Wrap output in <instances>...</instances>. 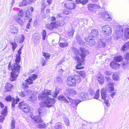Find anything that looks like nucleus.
Wrapping results in <instances>:
<instances>
[{
  "label": "nucleus",
  "instance_id": "nucleus-1",
  "mask_svg": "<svg viewBox=\"0 0 129 129\" xmlns=\"http://www.w3.org/2000/svg\"><path fill=\"white\" fill-rule=\"evenodd\" d=\"M65 95L67 97L69 101L67 99L64 97L62 95H60L58 98V100L63 101L65 103L69 104V102L71 104V108L72 112L75 114L77 113V107L78 104L81 102L78 99L73 100L68 96L69 95L71 96H73L77 94V92L75 90L70 88H67L65 92Z\"/></svg>",
  "mask_w": 129,
  "mask_h": 129
},
{
  "label": "nucleus",
  "instance_id": "nucleus-2",
  "mask_svg": "<svg viewBox=\"0 0 129 129\" xmlns=\"http://www.w3.org/2000/svg\"><path fill=\"white\" fill-rule=\"evenodd\" d=\"M52 94L51 90L48 89H45L42 93L39 94L38 98L40 100L44 101L46 107H50L53 106L55 102L54 98H50L48 95Z\"/></svg>",
  "mask_w": 129,
  "mask_h": 129
},
{
  "label": "nucleus",
  "instance_id": "nucleus-3",
  "mask_svg": "<svg viewBox=\"0 0 129 129\" xmlns=\"http://www.w3.org/2000/svg\"><path fill=\"white\" fill-rule=\"evenodd\" d=\"M114 90H111L108 88H103L101 90V99L104 101L105 104L107 106H109L110 104L109 103V101L110 99V95L112 99L113 98V96H115L116 92H115L111 93L110 94L108 93H110L111 91Z\"/></svg>",
  "mask_w": 129,
  "mask_h": 129
},
{
  "label": "nucleus",
  "instance_id": "nucleus-4",
  "mask_svg": "<svg viewBox=\"0 0 129 129\" xmlns=\"http://www.w3.org/2000/svg\"><path fill=\"white\" fill-rule=\"evenodd\" d=\"M11 62L9 63L8 67L9 70H12L10 80V81H13L15 80L17 78L20 70V66L16 63H13L12 65H11Z\"/></svg>",
  "mask_w": 129,
  "mask_h": 129
},
{
  "label": "nucleus",
  "instance_id": "nucleus-5",
  "mask_svg": "<svg viewBox=\"0 0 129 129\" xmlns=\"http://www.w3.org/2000/svg\"><path fill=\"white\" fill-rule=\"evenodd\" d=\"M102 30L103 33L106 36H108V37L105 38L106 40L108 42L111 41V39L109 37V35L111 34L112 30L111 28L108 25H106L102 27Z\"/></svg>",
  "mask_w": 129,
  "mask_h": 129
},
{
  "label": "nucleus",
  "instance_id": "nucleus-6",
  "mask_svg": "<svg viewBox=\"0 0 129 129\" xmlns=\"http://www.w3.org/2000/svg\"><path fill=\"white\" fill-rule=\"evenodd\" d=\"M16 9H17L18 11L17 13V14L14 16L13 18L20 25L22 26L23 23L22 20L20 18L19 16L21 17H22L23 16V11L22 10L17 8H14L13 9L15 10Z\"/></svg>",
  "mask_w": 129,
  "mask_h": 129
},
{
  "label": "nucleus",
  "instance_id": "nucleus-7",
  "mask_svg": "<svg viewBox=\"0 0 129 129\" xmlns=\"http://www.w3.org/2000/svg\"><path fill=\"white\" fill-rule=\"evenodd\" d=\"M18 108L21 109L24 112H29L30 110V108L29 106L26 103L22 101L19 104Z\"/></svg>",
  "mask_w": 129,
  "mask_h": 129
},
{
  "label": "nucleus",
  "instance_id": "nucleus-8",
  "mask_svg": "<svg viewBox=\"0 0 129 129\" xmlns=\"http://www.w3.org/2000/svg\"><path fill=\"white\" fill-rule=\"evenodd\" d=\"M123 30V29L122 26H116L115 34L114 35L115 39L117 40L122 36Z\"/></svg>",
  "mask_w": 129,
  "mask_h": 129
},
{
  "label": "nucleus",
  "instance_id": "nucleus-9",
  "mask_svg": "<svg viewBox=\"0 0 129 129\" xmlns=\"http://www.w3.org/2000/svg\"><path fill=\"white\" fill-rule=\"evenodd\" d=\"M74 57L75 60L77 61V64L76 66V69H83V67H81V66L84 62L85 61L84 59H80L78 56L76 55H74Z\"/></svg>",
  "mask_w": 129,
  "mask_h": 129
},
{
  "label": "nucleus",
  "instance_id": "nucleus-10",
  "mask_svg": "<svg viewBox=\"0 0 129 129\" xmlns=\"http://www.w3.org/2000/svg\"><path fill=\"white\" fill-rule=\"evenodd\" d=\"M78 54L80 55L82 58H84L86 56V54L88 51L86 49L84 48H80L77 51Z\"/></svg>",
  "mask_w": 129,
  "mask_h": 129
},
{
  "label": "nucleus",
  "instance_id": "nucleus-11",
  "mask_svg": "<svg viewBox=\"0 0 129 129\" xmlns=\"http://www.w3.org/2000/svg\"><path fill=\"white\" fill-rule=\"evenodd\" d=\"M107 81V85L106 87V88H109L111 90H114V83L112 82V80L109 77H106Z\"/></svg>",
  "mask_w": 129,
  "mask_h": 129
},
{
  "label": "nucleus",
  "instance_id": "nucleus-12",
  "mask_svg": "<svg viewBox=\"0 0 129 129\" xmlns=\"http://www.w3.org/2000/svg\"><path fill=\"white\" fill-rule=\"evenodd\" d=\"M86 44L90 46H93L95 45V41L93 39H92L90 37L85 38Z\"/></svg>",
  "mask_w": 129,
  "mask_h": 129
},
{
  "label": "nucleus",
  "instance_id": "nucleus-13",
  "mask_svg": "<svg viewBox=\"0 0 129 129\" xmlns=\"http://www.w3.org/2000/svg\"><path fill=\"white\" fill-rule=\"evenodd\" d=\"M67 82L69 86H73L76 85L75 80L74 78H73L72 76L68 78Z\"/></svg>",
  "mask_w": 129,
  "mask_h": 129
},
{
  "label": "nucleus",
  "instance_id": "nucleus-14",
  "mask_svg": "<svg viewBox=\"0 0 129 129\" xmlns=\"http://www.w3.org/2000/svg\"><path fill=\"white\" fill-rule=\"evenodd\" d=\"M100 7V6L96 5L91 4H88V9L90 12H94L96 9L99 8Z\"/></svg>",
  "mask_w": 129,
  "mask_h": 129
},
{
  "label": "nucleus",
  "instance_id": "nucleus-15",
  "mask_svg": "<svg viewBox=\"0 0 129 129\" xmlns=\"http://www.w3.org/2000/svg\"><path fill=\"white\" fill-rule=\"evenodd\" d=\"M79 98L80 99L85 100H88V94L84 92H80L79 94Z\"/></svg>",
  "mask_w": 129,
  "mask_h": 129
},
{
  "label": "nucleus",
  "instance_id": "nucleus-16",
  "mask_svg": "<svg viewBox=\"0 0 129 129\" xmlns=\"http://www.w3.org/2000/svg\"><path fill=\"white\" fill-rule=\"evenodd\" d=\"M101 15L102 18L105 21H109L111 19L110 16L107 12L105 11L102 12Z\"/></svg>",
  "mask_w": 129,
  "mask_h": 129
},
{
  "label": "nucleus",
  "instance_id": "nucleus-17",
  "mask_svg": "<svg viewBox=\"0 0 129 129\" xmlns=\"http://www.w3.org/2000/svg\"><path fill=\"white\" fill-rule=\"evenodd\" d=\"M7 111L6 107H5V108L3 110H2V111L1 113L2 115H3L4 116L2 115L0 116V122H2L4 120L5 118V116L7 114Z\"/></svg>",
  "mask_w": 129,
  "mask_h": 129
},
{
  "label": "nucleus",
  "instance_id": "nucleus-18",
  "mask_svg": "<svg viewBox=\"0 0 129 129\" xmlns=\"http://www.w3.org/2000/svg\"><path fill=\"white\" fill-rule=\"evenodd\" d=\"M33 83V82L29 81L27 79L24 81L22 83V87L24 89H26L28 87V85H31Z\"/></svg>",
  "mask_w": 129,
  "mask_h": 129
},
{
  "label": "nucleus",
  "instance_id": "nucleus-19",
  "mask_svg": "<svg viewBox=\"0 0 129 129\" xmlns=\"http://www.w3.org/2000/svg\"><path fill=\"white\" fill-rule=\"evenodd\" d=\"M110 66L112 69H117L120 66L119 63L114 61L110 63Z\"/></svg>",
  "mask_w": 129,
  "mask_h": 129
},
{
  "label": "nucleus",
  "instance_id": "nucleus-20",
  "mask_svg": "<svg viewBox=\"0 0 129 129\" xmlns=\"http://www.w3.org/2000/svg\"><path fill=\"white\" fill-rule=\"evenodd\" d=\"M66 7L70 9H75L76 6L75 3H69L65 5Z\"/></svg>",
  "mask_w": 129,
  "mask_h": 129
},
{
  "label": "nucleus",
  "instance_id": "nucleus-21",
  "mask_svg": "<svg viewBox=\"0 0 129 129\" xmlns=\"http://www.w3.org/2000/svg\"><path fill=\"white\" fill-rule=\"evenodd\" d=\"M33 120L36 123H38L42 122V120L40 116L37 115L35 116L33 118Z\"/></svg>",
  "mask_w": 129,
  "mask_h": 129
},
{
  "label": "nucleus",
  "instance_id": "nucleus-22",
  "mask_svg": "<svg viewBox=\"0 0 129 129\" xmlns=\"http://www.w3.org/2000/svg\"><path fill=\"white\" fill-rule=\"evenodd\" d=\"M10 29V31L12 33L14 34H16L18 31V29L14 25H11L9 27Z\"/></svg>",
  "mask_w": 129,
  "mask_h": 129
},
{
  "label": "nucleus",
  "instance_id": "nucleus-23",
  "mask_svg": "<svg viewBox=\"0 0 129 129\" xmlns=\"http://www.w3.org/2000/svg\"><path fill=\"white\" fill-rule=\"evenodd\" d=\"M37 78V76L35 74H31L29 76L28 78L27 79L29 81L33 82Z\"/></svg>",
  "mask_w": 129,
  "mask_h": 129
},
{
  "label": "nucleus",
  "instance_id": "nucleus-24",
  "mask_svg": "<svg viewBox=\"0 0 129 129\" xmlns=\"http://www.w3.org/2000/svg\"><path fill=\"white\" fill-rule=\"evenodd\" d=\"M55 22H51L50 24L48 23L46 24V27L50 30L52 29L55 26Z\"/></svg>",
  "mask_w": 129,
  "mask_h": 129
},
{
  "label": "nucleus",
  "instance_id": "nucleus-25",
  "mask_svg": "<svg viewBox=\"0 0 129 129\" xmlns=\"http://www.w3.org/2000/svg\"><path fill=\"white\" fill-rule=\"evenodd\" d=\"M99 32L97 29H92L91 31V35L93 37L97 38L99 35Z\"/></svg>",
  "mask_w": 129,
  "mask_h": 129
},
{
  "label": "nucleus",
  "instance_id": "nucleus-26",
  "mask_svg": "<svg viewBox=\"0 0 129 129\" xmlns=\"http://www.w3.org/2000/svg\"><path fill=\"white\" fill-rule=\"evenodd\" d=\"M13 85L10 83H7L5 86V88L7 91H11L13 87Z\"/></svg>",
  "mask_w": 129,
  "mask_h": 129
},
{
  "label": "nucleus",
  "instance_id": "nucleus-27",
  "mask_svg": "<svg viewBox=\"0 0 129 129\" xmlns=\"http://www.w3.org/2000/svg\"><path fill=\"white\" fill-rule=\"evenodd\" d=\"M73 78L75 79V82L76 83V82L79 83L81 81V79L80 76L79 75H74L72 76Z\"/></svg>",
  "mask_w": 129,
  "mask_h": 129
},
{
  "label": "nucleus",
  "instance_id": "nucleus-28",
  "mask_svg": "<svg viewBox=\"0 0 129 129\" xmlns=\"http://www.w3.org/2000/svg\"><path fill=\"white\" fill-rule=\"evenodd\" d=\"M37 96L34 94H32L28 98L29 101L34 102L37 100Z\"/></svg>",
  "mask_w": 129,
  "mask_h": 129
},
{
  "label": "nucleus",
  "instance_id": "nucleus-29",
  "mask_svg": "<svg viewBox=\"0 0 129 129\" xmlns=\"http://www.w3.org/2000/svg\"><path fill=\"white\" fill-rule=\"evenodd\" d=\"M19 101L20 100L19 98H18L16 100L13 99L11 105L13 109H14L15 108V105L17 104Z\"/></svg>",
  "mask_w": 129,
  "mask_h": 129
},
{
  "label": "nucleus",
  "instance_id": "nucleus-30",
  "mask_svg": "<svg viewBox=\"0 0 129 129\" xmlns=\"http://www.w3.org/2000/svg\"><path fill=\"white\" fill-rule=\"evenodd\" d=\"M129 48V42L125 43L121 48V49L123 51L126 50Z\"/></svg>",
  "mask_w": 129,
  "mask_h": 129
},
{
  "label": "nucleus",
  "instance_id": "nucleus-31",
  "mask_svg": "<svg viewBox=\"0 0 129 129\" xmlns=\"http://www.w3.org/2000/svg\"><path fill=\"white\" fill-rule=\"evenodd\" d=\"M31 16L32 14L29 11H27V13L25 16H23L24 19L26 20L31 17Z\"/></svg>",
  "mask_w": 129,
  "mask_h": 129
},
{
  "label": "nucleus",
  "instance_id": "nucleus-32",
  "mask_svg": "<svg viewBox=\"0 0 129 129\" xmlns=\"http://www.w3.org/2000/svg\"><path fill=\"white\" fill-rule=\"evenodd\" d=\"M124 35L125 37L127 39H129V28H126L124 29Z\"/></svg>",
  "mask_w": 129,
  "mask_h": 129
},
{
  "label": "nucleus",
  "instance_id": "nucleus-33",
  "mask_svg": "<svg viewBox=\"0 0 129 129\" xmlns=\"http://www.w3.org/2000/svg\"><path fill=\"white\" fill-rule=\"evenodd\" d=\"M123 68L124 69H126L129 67V62L127 60L124 61L122 63Z\"/></svg>",
  "mask_w": 129,
  "mask_h": 129
},
{
  "label": "nucleus",
  "instance_id": "nucleus-34",
  "mask_svg": "<svg viewBox=\"0 0 129 129\" xmlns=\"http://www.w3.org/2000/svg\"><path fill=\"white\" fill-rule=\"evenodd\" d=\"M99 89H98L96 91L95 93L93 95V96L92 97V98L98 100L99 97Z\"/></svg>",
  "mask_w": 129,
  "mask_h": 129
},
{
  "label": "nucleus",
  "instance_id": "nucleus-35",
  "mask_svg": "<svg viewBox=\"0 0 129 129\" xmlns=\"http://www.w3.org/2000/svg\"><path fill=\"white\" fill-rule=\"evenodd\" d=\"M76 72L77 73L79 74L81 77L83 78H84L86 76L85 73L84 71H76Z\"/></svg>",
  "mask_w": 129,
  "mask_h": 129
},
{
  "label": "nucleus",
  "instance_id": "nucleus-36",
  "mask_svg": "<svg viewBox=\"0 0 129 129\" xmlns=\"http://www.w3.org/2000/svg\"><path fill=\"white\" fill-rule=\"evenodd\" d=\"M114 59L116 62H120L122 61L123 58L121 56H118L117 57H114Z\"/></svg>",
  "mask_w": 129,
  "mask_h": 129
},
{
  "label": "nucleus",
  "instance_id": "nucleus-37",
  "mask_svg": "<svg viewBox=\"0 0 129 129\" xmlns=\"http://www.w3.org/2000/svg\"><path fill=\"white\" fill-rule=\"evenodd\" d=\"M28 94V92L27 91H24L19 92V94L21 97H24L27 95Z\"/></svg>",
  "mask_w": 129,
  "mask_h": 129
},
{
  "label": "nucleus",
  "instance_id": "nucleus-38",
  "mask_svg": "<svg viewBox=\"0 0 129 129\" xmlns=\"http://www.w3.org/2000/svg\"><path fill=\"white\" fill-rule=\"evenodd\" d=\"M89 92V95L88 94V100L92 99V97L93 96V95L95 93L94 91L93 90H90Z\"/></svg>",
  "mask_w": 129,
  "mask_h": 129
},
{
  "label": "nucleus",
  "instance_id": "nucleus-39",
  "mask_svg": "<svg viewBox=\"0 0 129 129\" xmlns=\"http://www.w3.org/2000/svg\"><path fill=\"white\" fill-rule=\"evenodd\" d=\"M104 78L103 76H100L98 78V82L100 84H102L104 83Z\"/></svg>",
  "mask_w": 129,
  "mask_h": 129
},
{
  "label": "nucleus",
  "instance_id": "nucleus-40",
  "mask_svg": "<svg viewBox=\"0 0 129 129\" xmlns=\"http://www.w3.org/2000/svg\"><path fill=\"white\" fill-rule=\"evenodd\" d=\"M41 35L42 36V39L45 40L46 36V31L45 30H43L41 32Z\"/></svg>",
  "mask_w": 129,
  "mask_h": 129
},
{
  "label": "nucleus",
  "instance_id": "nucleus-41",
  "mask_svg": "<svg viewBox=\"0 0 129 129\" xmlns=\"http://www.w3.org/2000/svg\"><path fill=\"white\" fill-rule=\"evenodd\" d=\"M10 44L12 46L13 50L14 51L15 49L17 47V45L15 42H10Z\"/></svg>",
  "mask_w": 129,
  "mask_h": 129
},
{
  "label": "nucleus",
  "instance_id": "nucleus-42",
  "mask_svg": "<svg viewBox=\"0 0 129 129\" xmlns=\"http://www.w3.org/2000/svg\"><path fill=\"white\" fill-rule=\"evenodd\" d=\"M59 93V91L58 90H57L56 89H55V91L52 93V96L53 97L56 98Z\"/></svg>",
  "mask_w": 129,
  "mask_h": 129
},
{
  "label": "nucleus",
  "instance_id": "nucleus-43",
  "mask_svg": "<svg viewBox=\"0 0 129 129\" xmlns=\"http://www.w3.org/2000/svg\"><path fill=\"white\" fill-rule=\"evenodd\" d=\"M113 78V79L115 80H117L119 79V76L116 73H114L112 75Z\"/></svg>",
  "mask_w": 129,
  "mask_h": 129
},
{
  "label": "nucleus",
  "instance_id": "nucleus-44",
  "mask_svg": "<svg viewBox=\"0 0 129 129\" xmlns=\"http://www.w3.org/2000/svg\"><path fill=\"white\" fill-rule=\"evenodd\" d=\"M27 2L26 0H24L22 2L19 4V6L21 7L24 6H26L27 4Z\"/></svg>",
  "mask_w": 129,
  "mask_h": 129
},
{
  "label": "nucleus",
  "instance_id": "nucleus-45",
  "mask_svg": "<svg viewBox=\"0 0 129 129\" xmlns=\"http://www.w3.org/2000/svg\"><path fill=\"white\" fill-rule=\"evenodd\" d=\"M99 44H100L99 46L100 47H105V41H104L103 40H101V41L100 42Z\"/></svg>",
  "mask_w": 129,
  "mask_h": 129
},
{
  "label": "nucleus",
  "instance_id": "nucleus-46",
  "mask_svg": "<svg viewBox=\"0 0 129 129\" xmlns=\"http://www.w3.org/2000/svg\"><path fill=\"white\" fill-rule=\"evenodd\" d=\"M20 55H16V58L15 59V63H19L20 60Z\"/></svg>",
  "mask_w": 129,
  "mask_h": 129
},
{
  "label": "nucleus",
  "instance_id": "nucleus-47",
  "mask_svg": "<svg viewBox=\"0 0 129 129\" xmlns=\"http://www.w3.org/2000/svg\"><path fill=\"white\" fill-rule=\"evenodd\" d=\"M59 46L60 47L63 48L68 46V44L67 42L63 43H60L59 44Z\"/></svg>",
  "mask_w": 129,
  "mask_h": 129
},
{
  "label": "nucleus",
  "instance_id": "nucleus-48",
  "mask_svg": "<svg viewBox=\"0 0 129 129\" xmlns=\"http://www.w3.org/2000/svg\"><path fill=\"white\" fill-rule=\"evenodd\" d=\"M74 31L75 30L72 29L71 31L69 32L68 33L69 37H72L73 36Z\"/></svg>",
  "mask_w": 129,
  "mask_h": 129
},
{
  "label": "nucleus",
  "instance_id": "nucleus-49",
  "mask_svg": "<svg viewBox=\"0 0 129 129\" xmlns=\"http://www.w3.org/2000/svg\"><path fill=\"white\" fill-rule=\"evenodd\" d=\"M64 121L65 122V124L67 126H69L70 125L69 120L67 118L65 117L64 118Z\"/></svg>",
  "mask_w": 129,
  "mask_h": 129
},
{
  "label": "nucleus",
  "instance_id": "nucleus-50",
  "mask_svg": "<svg viewBox=\"0 0 129 129\" xmlns=\"http://www.w3.org/2000/svg\"><path fill=\"white\" fill-rule=\"evenodd\" d=\"M46 126V124L44 123L40 124L37 125V127L39 128H44Z\"/></svg>",
  "mask_w": 129,
  "mask_h": 129
},
{
  "label": "nucleus",
  "instance_id": "nucleus-51",
  "mask_svg": "<svg viewBox=\"0 0 129 129\" xmlns=\"http://www.w3.org/2000/svg\"><path fill=\"white\" fill-rule=\"evenodd\" d=\"M43 54L44 57L46 59H49V58L50 55L48 53L46 52H44L43 53Z\"/></svg>",
  "mask_w": 129,
  "mask_h": 129
},
{
  "label": "nucleus",
  "instance_id": "nucleus-52",
  "mask_svg": "<svg viewBox=\"0 0 129 129\" xmlns=\"http://www.w3.org/2000/svg\"><path fill=\"white\" fill-rule=\"evenodd\" d=\"M15 121L13 120L11 123V129H14L15 128Z\"/></svg>",
  "mask_w": 129,
  "mask_h": 129
},
{
  "label": "nucleus",
  "instance_id": "nucleus-53",
  "mask_svg": "<svg viewBox=\"0 0 129 129\" xmlns=\"http://www.w3.org/2000/svg\"><path fill=\"white\" fill-rule=\"evenodd\" d=\"M56 80L59 83H61L63 82V80L59 77H57L56 78Z\"/></svg>",
  "mask_w": 129,
  "mask_h": 129
},
{
  "label": "nucleus",
  "instance_id": "nucleus-54",
  "mask_svg": "<svg viewBox=\"0 0 129 129\" xmlns=\"http://www.w3.org/2000/svg\"><path fill=\"white\" fill-rule=\"evenodd\" d=\"M12 99V98L11 97V96L10 95H9L6 97L5 99V100L7 102L10 101H11Z\"/></svg>",
  "mask_w": 129,
  "mask_h": 129
},
{
  "label": "nucleus",
  "instance_id": "nucleus-55",
  "mask_svg": "<svg viewBox=\"0 0 129 129\" xmlns=\"http://www.w3.org/2000/svg\"><path fill=\"white\" fill-rule=\"evenodd\" d=\"M25 37L24 36L22 35L20 39L19 40V43H21L23 42L24 40V39Z\"/></svg>",
  "mask_w": 129,
  "mask_h": 129
},
{
  "label": "nucleus",
  "instance_id": "nucleus-56",
  "mask_svg": "<svg viewBox=\"0 0 129 129\" xmlns=\"http://www.w3.org/2000/svg\"><path fill=\"white\" fill-rule=\"evenodd\" d=\"M46 7V5L45 3H43L42 4L41 7V9L42 11H44V8H45Z\"/></svg>",
  "mask_w": 129,
  "mask_h": 129
},
{
  "label": "nucleus",
  "instance_id": "nucleus-57",
  "mask_svg": "<svg viewBox=\"0 0 129 129\" xmlns=\"http://www.w3.org/2000/svg\"><path fill=\"white\" fill-rule=\"evenodd\" d=\"M88 0H81V4L84 5H85L88 2Z\"/></svg>",
  "mask_w": 129,
  "mask_h": 129
},
{
  "label": "nucleus",
  "instance_id": "nucleus-58",
  "mask_svg": "<svg viewBox=\"0 0 129 129\" xmlns=\"http://www.w3.org/2000/svg\"><path fill=\"white\" fill-rule=\"evenodd\" d=\"M105 73L106 75H111L112 74L111 72L108 71H105Z\"/></svg>",
  "mask_w": 129,
  "mask_h": 129
},
{
  "label": "nucleus",
  "instance_id": "nucleus-59",
  "mask_svg": "<svg viewBox=\"0 0 129 129\" xmlns=\"http://www.w3.org/2000/svg\"><path fill=\"white\" fill-rule=\"evenodd\" d=\"M62 12L63 14H66V15H68L69 13V11L66 9L64 10Z\"/></svg>",
  "mask_w": 129,
  "mask_h": 129
},
{
  "label": "nucleus",
  "instance_id": "nucleus-60",
  "mask_svg": "<svg viewBox=\"0 0 129 129\" xmlns=\"http://www.w3.org/2000/svg\"><path fill=\"white\" fill-rule=\"evenodd\" d=\"M125 57L126 59L129 60V54L128 53H126L125 55Z\"/></svg>",
  "mask_w": 129,
  "mask_h": 129
},
{
  "label": "nucleus",
  "instance_id": "nucleus-61",
  "mask_svg": "<svg viewBox=\"0 0 129 129\" xmlns=\"http://www.w3.org/2000/svg\"><path fill=\"white\" fill-rule=\"evenodd\" d=\"M81 39H82V38L80 36H77L76 40L77 42H79Z\"/></svg>",
  "mask_w": 129,
  "mask_h": 129
},
{
  "label": "nucleus",
  "instance_id": "nucleus-62",
  "mask_svg": "<svg viewBox=\"0 0 129 129\" xmlns=\"http://www.w3.org/2000/svg\"><path fill=\"white\" fill-rule=\"evenodd\" d=\"M65 22L62 21H61L59 22V25L60 26H62V25L64 24Z\"/></svg>",
  "mask_w": 129,
  "mask_h": 129
},
{
  "label": "nucleus",
  "instance_id": "nucleus-63",
  "mask_svg": "<svg viewBox=\"0 0 129 129\" xmlns=\"http://www.w3.org/2000/svg\"><path fill=\"white\" fill-rule=\"evenodd\" d=\"M61 125H55V129H58L60 128L61 127Z\"/></svg>",
  "mask_w": 129,
  "mask_h": 129
},
{
  "label": "nucleus",
  "instance_id": "nucleus-64",
  "mask_svg": "<svg viewBox=\"0 0 129 129\" xmlns=\"http://www.w3.org/2000/svg\"><path fill=\"white\" fill-rule=\"evenodd\" d=\"M56 19L55 17H54L52 16L51 17V21L55 22L56 20Z\"/></svg>",
  "mask_w": 129,
  "mask_h": 129
}]
</instances>
